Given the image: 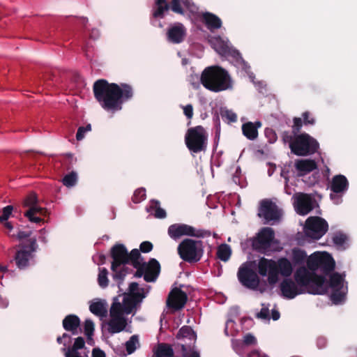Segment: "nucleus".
<instances>
[{"instance_id":"f257e3e1","label":"nucleus","mask_w":357,"mask_h":357,"mask_svg":"<svg viewBox=\"0 0 357 357\" xmlns=\"http://www.w3.org/2000/svg\"><path fill=\"white\" fill-rule=\"evenodd\" d=\"M294 278L296 282L285 279L280 284L282 294L287 298H293L303 293V288L311 294H321L327 291V284L324 279L321 276L308 273L304 267L297 269Z\"/></svg>"},{"instance_id":"f03ea898","label":"nucleus","mask_w":357,"mask_h":357,"mask_svg":"<svg viewBox=\"0 0 357 357\" xmlns=\"http://www.w3.org/2000/svg\"><path fill=\"white\" fill-rule=\"evenodd\" d=\"M93 93L100 105L105 109L112 112L121 109L122 100L130 98L133 94L130 86L109 84L104 79L94 83Z\"/></svg>"},{"instance_id":"7ed1b4c3","label":"nucleus","mask_w":357,"mask_h":357,"mask_svg":"<svg viewBox=\"0 0 357 357\" xmlns=\"http://www.w3.org/2000/svg\"><path fill=\"white\" fill-rule=\"evenodd\" d=\"M258 272L262 276H267L270 284H274L280 277L287 278L292 275L294 264L286 257H280L277 260L261 258L258 263Z\"/></svg>"},{"instance_id":"20e7f679","label":"nucleus","mask_w":357,"mask_h":357,"mask_svg":"<svg viewBox=\"0 0 357 357\" xmlns=\"http://www.w3.org/2000/svg\"><path fill=\"white\" fill-rule=\"evenodd\" d=\"M133 312V304L128 298L124 302H114L109 310V319L106 323L107 331L118 333L126 328L128 321L123 317Z\"/></svg>"},{"instance_id":"39448f33","label":"nucleus","mask_w":357,"mask_h":357,"mask_svg":"<svg viewBox=\"0 0 357 357\" xmlns=\"http://www.w3.org/2000/svg\"><path fill=\"white\" fill-rule=\"evenodd\" d=\"M201 83L205 88L213 92L227 90L231 86L227 72L216 66L208 67L202 72Z\"/></svg>"},{"instance_id":"423d86ee","label":"nucleus","mask_w":357,"mask_h":357,"mask_svg":"<svg viewBox=\"0 0 357 357\" xmlns=\"http://www.w3.org/2000/svg\"><path fill=\"white\" fill-rule=\"evenodd\" d=\"M185 144L192 153L205 151L208 144V133L202 126H197L187 130L185 135Z\"/></svg>"},{"instance_id":"0eeeda50","label":"nucleus","mask_w":357,"mask_h":357,"mask_svg":"<svg viewBox=\"0 0 357 357\" xmlns=\"http://www.w3.org/2000/svg\"><path fill=\"white\" fill-rule=\"evenodd\" d=\"M289 147L295 155L305 156L317 152L319 144L308 134L302 133L295 136L294 139L289 142Z\"/></svg>"},{"instance_id":"6e6552de","label":"nucleus","mask_w":357,"mask_h":357,"mask_svg":"<svg viewBox=\"0 0 357 357\" xmlns=\"http://www.w3.org/2000/svg\"><path fill=\"white\" fill-rule=\"evenodd\" d=\"M178 253L185 261H198L203 255L202 243L201 241L185 239L178 245Z\"/></svg>"},{"instance_id":"1a4fd4ad","label":"nucleus","mask_w":357,"mask_h":357,"mask_svg":"<svg viewBox=\"0 0 357 357\" xmlns=\"http://www.w3.org/2000/svg\"><path fill=\"white\" fill-rule=\"evenodd\" d=\"M328 227V224L324 219L312 216L305 221L304 232L306 236L317 240L326 234Z\"/></svg>"},{"instance_id":"9d476101","label":"nucleus","mask_w":357,"mask_h":357,"mask_svg":"<svg viewBox=\"0 0 357 357\" xmlns=\"http://www.w3.org/2000/svg\"><path fill=\"white\" fill-rule=\"evenodd\" d=\"M307 266L310 270L319 268L331 270L335 266L332 257L326 252H315L307 259Z\"/></svg>"},{"instance_id":"9b49d317","label":"nucleus","mask_w":357,"mask_h":357,"mask_svg":"<svg viewBox=\"0 0 357 357\" xmlns=\"http://www.w3.org/2000/svg\"><path fill=\"white\" fill-rule=\"evenodd\" d=\"M36 250V239H30L28 246H22L17 251L14 260L17 266L22 269L29 266L33 261Z\"/></svg>"},{"instance_id":"f8f14e48","label":"nucleus","mask_w":357,"mask_h":357,"mask_svg":"<svg viewBox=\"0 0 357 357\" xmlns=\"http://www.w3.org/2000/svg\"><path fill=\"white\" fill-rule=\"evenodd\" d=\"M274 236V231L271 228H263L254 239L253 247L261 252L269 250L273 244L278 243Z\"/></svg>"},{"instance_id":"ddd939ff","label":"nucleus","mask_w":357,"mask_h":357,"mask_svg":"<svg viewBox=\"0 0 357 357\" xmlns=\"http://www.w3.org/2000/svg\"><path fill=\"white\" fill-rule=\"evenodd\" d=\"M282 213L275 203L268 199H264L259 203L258 215L266 222L278 220Z\"/></svg>"},{"instance_id":"4468645a","label":"nucleus","mask_w":357,"mask_h":357,"mask_svg":"<svg viewBox=\"0 0 357 357\" xmlns=\"http://www.w3.org/2000/svg\"><path fill=\"white\" fill-rule=\"evenodd\" d=\"M238 277L241 282L248 287L255 288L259 284V278L252 271L250 263L244 264L240 267Z\"/></svg>"},{"instance_id":"2eb2a0df","label":"nucleus","mask_w":357,"mask_h":357,"mask_svg":"<svg viewBox=\"0 0 357 357\" xmlns=\"http://www.w3.org/2000/svg\"><path fill=\"white\" fill-rule=\"evenodd\" d=\"M168 234L173 239H178L183 236L195 237L203 236L201 231L184 224H174L169 227Z\"/></svg>"},{"instance_id":"dca6fc26","label":"nucleus","mask_w":357,"mask_h":357,"mask_svg":"<svg viewBox=\"0 0 357 357\" xmlns=\"http://www.w3.org/2000/svg\"><path fill=\"white\" fill-rule=\"evenodd\" d=\"M137 268V275H144V278L146 282H152L160 272V264L155 259H152L148 263L140 264Z\"/></svg>"},{"instance_id":"f3484780","label":"nucleus","mask_w":357,"mask_h":357,"mask_svg":"<svg viewBox=\"0 0 357 357\" xmlns=\"http://www.w3.org/2000/svg\"><path fill=\"white\" fill-rule=\"evenodd\" d=\"M187 300L188 296L184 291L178 288H174L169 294L167 305L174 311L179 310L185 306Z\"/></svg>"},{"instance_id":"a211bd4d","label":"nucleus","mask_w":357,"mask_h":357,"mask_svg":"<svg viewBox=\"0 0 357 357\" xmlns=\"http://www.w3.org/2000/svg\"><path fill=\"white\" fill-rule=\"evenodd\" d=\"M294 207L300 215H306L313 208V199L309 195L298 193L294 196Z\"/></svg>"},{"instance_id":"6ab92c4d","label":"nucleus","mask_w":357,"mask_h":357,"mask_svg":"<svg viewBox=\"0 0 357 357\" xmlns=\"http://www.w3.org/2000/svg\"><path fill=\"white\" fill-rule=\"evenodd\" d=\"M112 257L113 259L112 269L116 273H118L120 267L129 260L128 252L122 245H116L112 248Z\"/></svg>"},{"instance_id":"aec40b11","label":"nucleus","mask_w":357,"mask_h":357,"mask_svg":"<svg viewBox=\"0 0 357 357\" xmlns=\"http://www.w3.org/2000/svg\"><path fill=\"white\" fill-rule=\"evenodd\" d=\"M146 293L144 289L139 288L138 284L132 282L129 286V293L126 294L123 297V301L124 302L126 298L131 300L133 304V312L135 311L136 306L145 297Z\"/></svg>"},{"instance_id":"412c9836","label":"nucleus","mask_w":357,"mask_h":357,"mask_svg":"<svg viewBox=\"0 0 357 357\" xmlns=\"http://www.w3.org/2000/svg\"><path fill=\"white\" fill-rule=\"evenodd\" d=\"M47 211L42 207H31L24 213V215L29 221L40 223L45 222V218L47 216Z\"/></svg>"},{"instance_id":"4be33fe9","label":"nucleus","mask_w":357,"mask_h":357,"mask_svg":"<svg viewBox=\"0 0 357 357\" xmlns=\"http://www.w3.org/2000/svg\"><path fill=\"white\" fill-rule=\"evenodd\" d=\"M294 165L301 175L306 174L317 167L316 162L310 159L297 160Z\"/></svg>"},{"instance_id":"5701e85b","label":"nucleus","mask_w":357,"mask_h":357,"mask_svg":"<svg viewBox=\"0 0 357 357\" xmlns=\"http://www.w3.org/2000/svg\"><path fill=\"white\" fill-rule=\"evenodd\" d=\"M185 35V30L181 24H177L171 27L167 33L170 41L178 43L181 42Z\"/></svg>"},{"instance_id":"b1692460","label":"nucleus","mask_w":357,"mask_h":357,"mask_svg":"<svg viewBox=\"0 0 357 357\" xmlns=\"http://www.w3.org/2000/svg\"><path fill=\"white\" fill-rule=\"evenodd\" d=\"M153 357H174V352L171 345L158 343L153 349Z\"/></svg>"},{"instance_id":"393cba45","label":"nucleus","mask_w":357,"mask_h":357,"mask_svg":"<svg viewBox=\"0 0 357 357\" xmlns=\"http://www.w3.org/2000/svg\"><path fill=\"white\" fill-rule=\"evenodd\" d=\"M202 20L207 28L210 30L219 29L222 26L221 20L212 13H204L202 15Z\"/></svg>"},{"instance_id":"a878e982","label":"nucleus","mask_w":357,"mask_h":357,"mask_svg":"<svg viewBox=\"0 0 357 357\" xmlns=\"http://www.w3.org/2000/svg\"><path fill=\"white\" fill-rule=\"evenodd\" d=\"M261 126L259 122L253 123L252 122H248L244 123L242 126V131L243 135L249 139L253 140L257 137L258 131L257 128Z\"/></svg>"},{"instance_id":"bb28decb","label":"nucleus","mask_w":357,"mask_h":357,"mask_svg":"<svg viewBox=\"0 0 357 357\" xmlns=\"http://www.w3.org/2000/svg\"><path fill=\"white\" fill-rule=\"evenodd\" d=\"M80 325V320L76 315H68L63 320V328L70 332H75Z\"/></svg>"},{"instance_id":"cd10ccee","label":"nucleus","mask_w":357,"mask_h":357,"mask_svg":"<svg viewBox=\"0 0 357 357\" xmlns=\"http://www.w3.org/2000/svg\"><path fill=\"white\" fill-rule=\"evenodd\" d=\"M348 182L345 176L338 175L333 177L331 183V190L335 192H341L347 189Z\"/></svg>"},{"instance_id":"c85d7f7f","label":"nucleus","mask_w":357,"mask_h":357,"mask_svg":"<svg viewBox=\"0 0 357 357\" xmlns=\"http://www.w3.org/2000/svg\"><path fill=\"white\" fill-rule=\"evenodd\" d=\"M90 311L96 316L104 317L107 315L106 304L102 301H96L89 306Z\"/></svg>"},{"instance_id":"c756f323","label":"nucleus","mask_w":357,"mask_h":357,"mask_svg":"<svg viewBox=\"0 0 357 357\" xmlns=\"http://www.w3.org/2000/svg\"><path fill=\"white\" fill-rule=\"evenodd\" d=\"M344 277L338 273H333L330 276L329 286L333 290H340L343 287Z\"/></svg>"},{"instance_id":"7c9ffc66","label":"nucleus","mask_w":357,"mask_h":357,"mask_svg":"<svg viewBox=\"0 0 357 357\" xmlns=\"http://www.w3.org/2000/svg\"><path fill=\"white\" fill-rule=\"evenodd\" d=\"M139 347L140 343L138 336H130V339L125 343L126 352L129 355L134 353Z\"/></svg>"},{"instance_id":"2f4dec72","label":"nucleus","mask_w":357,"mask_h":357,"mask_svg":"<svg viewBox=\"0 0 357 357\" xmlns=\"http://www.w3.org/2000/svg\"><path fill=\"white\" fill-rule=\"evenodd\" d=\"M231 254L230 247L227 244H222L218 246L217 250V257L222 261H227Z\"/></svg>"},{"instance_id":"473e14b6","label":"nucleus","mask_w":357,"mask_h":357,"mask_svg":"<svg viewBox=\"0 0 357 357\" xmlns=\"http://www.w3.org/2000/svg\"><path fill=\"white\" fill-rule=\"evenodd\" d=\"M306 258V254L304 251L299 249L292 250V263L298 264L303 262Z\"/></svg>"},{"instance_id":"72a5a7b5","label":"nucleus","mask_w":357,"mask_h":357,"mask_svg":"<svg viewBox=\"0 0 357 357\" xmlns=\"http://www.w3.org/2000/svg\"><path fill=\"white\" fill-rule=\"evenodd\" d=\"M107 271L106 268H100L98 273V282L99 285L105 288L108 285Z\"/></svg>"},{"instance_id":"f704fd0d","label":"nucleus","mask_w":357,"mask_h":357,"mask_svg":"<svg viewBox=\"0 0 357 357\" xmlns=\"http://www.w3.org/2000/svg\"><path fill=\"white\" fill-rule=\"evenodd\" d=\"M168 9V5L165 0H157L156 9L154 12V16H162L165 10Z\"/></svg>"},{"instance_id":"c9c22d12","label":"nucleus","mask_w":357,"mask_h":357,"mask_svg":"<svg viewBox=\"0 0 357 357\" xmlns=\"http://www.w3.org/2000/svg\"><path fill=\"white\" fill-rule=\"evenodd\" d=\"M83 333L85 335H93L95 330V324L90 319H86L82 324Z\"/></svg>"},{"instance_id":"e433bc0d","label":"nucleus","mask_w":357,"mask_h":357,"mask_svg":"<svg viewBox=\"0 0 357 357\" xmlns=\"http://www.w3.org/2000/svg\"><path fill=\"white\" fill-rule=\"evenodd\" d=\"M146 198V190L144 188L137 189L132 196V202L135 203H139L144 200Z\"/></svg>"},{"instance_id":"4c0bfd02","label":"nucleus","mask_w":357,"mask_h":357,"mask_svg":"<svg viewBox=\"0 0 357 357\" xmlns=\"http://www.w3.org/2000/svg\"><path fill=\"white\" fill-rule=\"evenodd\" d=\"M37 197L36 194L31 193L29 194L24 200L23 205L24 206L29 207V208L31 207H38L36 204Z\"/></svg>"},{"instance_id":"58836bf2","label":"nucleus","mask_w":357,"mask_h":357,"mask_svg":"<svg viewBox=\"0 0 357 357\" xmlns=\"http://www.w3.org/2000/svg\"><path fill=\"white\" fill-rule=\"evenodd\" d=\"M231 344L234 350L239 355L242 354L244 351L245 345L243 344V340H231Z\"/></svg>"},{"instance_id":"ea45409f","label":"nucleus","mask_w":357,"mask_h":357,"mask_svg":"<svg viewBox=\"0 0 357 357\" xmlns=\"http://www.w3.org/2000/svg\"><path fill=\"white\" fill-rule=\"evenodd\" d=\"M85 342L83 337L81 336H78L77 338L75 339V342L73 345V348L69 350L67 353L73 354L74 352H78V349H81L84 347Z\"/></svg>"},{"instance_id":"a19ab883","label":"nucleus","mask_w":357,"mask_h":357,"mask_svg":"<svg viewBox=\"0 0 357 357\" xmlns=\"http://www.w3.org/2000/svg\"><path fill=\"white\" fill-rule=\"evenodd\" d=\"M77 181V174L74 172H72L69 174L65 176L63 179V183L65 185L68 187L73 186L75 184Z\"/></svg>"},{"instance_id":"79ce46f5","label":"nucleus","mask_w":357,"mask_h":357,"mask_svg":"<svg viewBox=\"0 0 357 357\" xmlns=\"http://www.w3.org/2000/svg\"><path fill=\"white\" fill-rule=\"evenodd\" d=\"M129 259H130L133 264V266L135 268H138L140 266V263L137 261L140 257V253L138 250H133L131 251L130 255H128Z\"/></svg>"},{"instance_id":"37998d69","label":"nucleus","mask_w":357,"mask_h":357,"mask_svg":"<svg viewBox=\"0 0 357 357\" xmlns=\"http://www.w3.org/2000/svg\"><path fill=\"white\" fill-rule=\"evenodd\" d=\"M13 209V208L12 206H7L3 208L2 214L0 215L1 223H3L4 221L8 220L9 217L11 215Z\"/></svg>"},{"instance_id":"c03bdc74","label":"nucleus","mask_w":357,"mask_h":357,"mask_svg":"<svg viewBox=\"0 0 357 357\" xmlns=\"http://www.w3.org/2000/svg\"><path fill=\"white\" fill-rule=\"evenodd\" d=\"M91 126L90 124H88L85 127H79L76 135L77 139L78 141L82 140L84 137L85 133L91 131Z\"/></svg>"},{"instance_id":"a18cd8bd","label":"nucleus","mask_w":357,"mask_h":357,"mask_svg":"<svg viewBox=\"0 0 357 357\" xmlns=\"http://www.w3.org/2000/svg\"><path fill=\"white\" fill-rule=\"evenodd\" d=\"M171 8L175 13H183V9H182V7H181V0H172Z\"/></svg>"},{"instance_id":"49530a36","label":"nucleus","mask_w":357,"mask_h":357,"mask_svg":"<svg viewBox=\"0 0 357 357\" xmlns=\"http://www.w3.org/2000/svg\"><path fill=\"white\" fill-rule=\"evenodd\" d=\"M243 344L245 347L256 345L257 343V340L255 336H244Z\"/></svg>"},{"instance_id":"de8ad7c7","label":"nucleus","mask_w":357,"mask_h":357,"mask_svg":"<svg viewBox=\"0 0 357 357\" xmlns=\"http://www.w3.org/2000/svg\"><path fill=\"white\" fill-rule=\"evenodd\" d=\"M302 116L303 118V121H304V123L305 124L313 125L315 123V120H314V117L308 112H304L302 114Z\"/></svg>"},{"instance_id":"09e8293b","label":"nucleus","mask_w":357,"mask_h":357,"mask_svg":"<svg viewBox=\"0 0 357 357\" xmlns=\"http://www.w3.org/2000/svg\"><path fill=\"white\" fill-rule=\"evenodd\" d=\"M139 248L142 252H149L153 249V244L149 241H144L141 243Z\"/></svg>"},{"instance_id":"8fccbe9b","label":"nucleus","mask_w":357,"mask_h":357,"mask_svg":"<svg viewBox=\"0 0 357 357\" xmlns=\"http://www.w3.org/2000/svg\"><path fill=\"white\" fill-rule=\"evenodd\" d=\"M184 114L189 119H191L193 116V107L191 105H187L183 107Z\"/></svg>"},{"instance_id":"3c124183","label":"nucleus","mask_w":357,"mask_h":357,"mask_svg":"<svg viewBox=\"0 0 357 357\" xmlns=\"http://www.w3.org/2000/svg\"><path fill=\"white\" fill-rule=\"evenodd\" d=\"M257 317L258 318H261V319H268L269 318V310L268 307H263L260 312L259 313H257Z\"/></svg>"},{"instance_id":"603ef678","label":"nucleus","mask_w":357,"mask_h":357,"mask_svg":"<svg viewBox=\"0 0 357 357\" xmlns=\"http://www.w3.org/2000/svg\"><path fill=\"white\" fill-rule=\"evenodd\" d=\"M223 116L226 118L230 122H234L237 119V116L232 112L226 111L223 114Z\"/></svg>"},{"instance_id":"864d4df0","label":"nucleus","mask_w":357,"mask_h":357,"mask_svg":"<svg viewBox=\"0 0 357 357\" xmlns=\"http://www.w3.org/2000/svg\"><path fill=\"white\" fill-rule=\"evenodd\" d=\"M91 356L92 357H106L105 353L100 348H93Z\"/></svg>"},{"instance_id":"5fc2aeb1","label":"nucleus","mask_w":357,"mask_h":357,"mask_svg":"<svg viewBox=\"0 0 357 357\" xmlns=\"http://www.w3.org/2000/svg\"><path fill=\"white\" fill-rule=\"evenodd\" d=\"M302 120L301 118H294V125L293 129L294 131H299L302 127Z\"/></svg>"},{"instance_id":"6e6d98bb","label":"nucleus","mask_w":357,"mask_h":357,"mask_svg":"<svg viewBox=\"0 0 357 357\" xmlns=\"http://www.w3.org/2000/svg\"><path fill=\"white\" fill-rule=\"evenodd\" d=\"M195 332L191 327L185 326L181 328L179 335H192Z\"/></svg>"},{"instance_id":"4d7b16f0","label":"nucleus","mask_w":357,"mask_h":357,"mask_svg":"<svg viewBox=\"0 0 357 357\" xmlns=\"http://www.w3.org/2000/svg\"><path fill=\"white\" fill-rule=\"evenodd\" d=\"M154 215L158 218H163L166 216V212L164 209L158 207L155 209Z\"/></svg>"},{"instance_id":"13d9d810","label":"nucleus","mask_w":357,"mask_h":357,"mask_svg":"<svg viewBox=\"0 0 357 357\" xmlns=\"http://www.w3.org/2000/svg\"><path fill=\"white\" fill-rule=\"evenodd\" d=\"M326 339L324 336H321L317 339V344L319 348L321 349L326 345Z\"/></svg>"},{"instance_id":"bf43d9fd","label":"nucleus","mask_w":357,"mask_h":357,"mask_svg":"<svg viewBox=\"0 0 357 357\" xmlns=\"http://www.w3.org/2000/svg\"><path fill=\"white\" fill-rule=\"evenodd\" d=\"M3 226L5 227V228L8 230V233H9L10 231H12L13 229V225H11L10 222H8L7 220L6 221H4L3 223Z\"/></svg>"},{"instance_id":"052dcab7","label":"nucleus","mask_w":357,"mask_h":357,"mask_svg":"<svg viewBox=\"0 0 357 357\" xmlns=\"http://www.w3.org/2000/svg\"><path fill=\"white\" fill-rule=\"evenodd\" d=\"M29 234H30V233H27L25 231H20L17 234V238L19 239H23V238L28 237L29 236Z\"/></svg>"},{"instance_id":"680f3d73","label":"nucleus","mask_w":357,"mask_h":357,"mask_svg":"<svg viewBox=\"0 0 357 357\" xmlns=\"http://www.w3.org/2000/svg\"><path fill=\"white\" fill-rule=\"evenodd\" d=\"M253 356L260 357V352L258 350L252 351L249 354L248 357H253Z\"/></svg>"},{"instance_id":"e2e57ef3","label":"nucleus","mask_w":357,"mask_h":357,"mask_svg":"<svg viewBox=\"0 0 357 357\" xmlns=\"http://www.w3.org/2000/svg\"><path fill=\"white\" fill-rule=\"evenodd\" d=\"M66 357H82L78 352H74L73 354L66 353Z\"/></svg>"},{"instance_id":"0e129e2a","label":"nucleus","mask_w":357,"mask_h":357,"mask_svg":"<svg viewBox=\"0 0 357 357\" xmlns=\"http://www.w3.org/2000/svg\"><path fill=\"white\" fill-rule=\"evenodd\" d=\"M8 271V266L4 264H0V272L2 273H7Z\"/></svg>"},{"instance_id":"69168bd1","label":"nucleus","mask_w":357,"mask_h":357,"mask_svg":"<svg viewBox=\"0 0 357 357\" xmlns=\"http://www.w3.org/2000/svg\"><path fill=\"white\" fill-rule=\"evenodd\" d=\"M280 317V313L277 311H273L272 312V318L274 320H278Z\"/></svg>"},{"instance_id":"338daca9","label":"nucleus","mask_w":357,"mask_h":357,"mask_svg":"<svg viewBox=\"0 0 357 357\" xmlns=\"http://www.w3.org/2000/svg\"><path fill=\"white\" fill-rule=\"evenodd\" d=\"M342 236H336L335 237H334V241H335V243H341V242H342Z\"/></svg>"},{"instance_id":"774afa93","label":"nucleus","mask_w":357,"mask_h":357,"mask_svg":"<svg viewBox=\"0 0 357 357\" xmlns=\"http://www.w3.org/2000/svg\"><path fill=\"white\" fill-rule=\"evenodd\" d=\"M190 357H199V356L197 353H193Z\"/></svg>"}]
</instances>
